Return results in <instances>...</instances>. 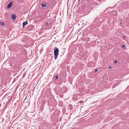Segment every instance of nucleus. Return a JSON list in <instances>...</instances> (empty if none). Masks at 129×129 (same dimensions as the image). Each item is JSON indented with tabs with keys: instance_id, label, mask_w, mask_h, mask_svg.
<instances>
[{
	"instance_id": "6e6552de",
	"label": "nucleus",
	"mask_w": 129,
	"mask_h": 129,
	"mask_svg": "<svg viewBox=\"0 0 129 129\" xmlns=\"http://www.w3.org/2000/svg\"><path fill=\"white\" fill-rule=\"evenodd\" d=\"M41 6H42V7H46V5L45 4H42V5Z\"/></svg>"
},
{
	"instance_id": "2eb2a0df",
	"label": "nucleus",
	"mask_w": 129,
	"mask_h": 129,
	"mask_svg": "<svg viewBox=\"0 0 129 129\" xmlns=\"http://www.w3.org/2000/svg\"><path fill=\"white\" fill-rule=\"evenodd\" d=\"M109 68H111V66H109Z\"/></svg>"
},
{
	"instance_id": "1a4fd4ad",
	"label": "nucleus",
	"mask_w": 129,
	"mask_h": 129,
	"mask_svg": "<svg viewBox=\"0 0 129 129\" xmlns=\"http://www.w3.org/2000/svg\"><path fill=\"white\" fill-rule=\"evenodd\" d=\"M55 78L56 80H57L58 79V76H55Z\"/></svg>"
},
{
	"instance_id": "6ab92c4d",
	"label": "nucleus",
	"mask_w": 129,
	"mask_h": 129,
	"mask_svg": "<svg viewBox=\"0 0 129 129\" xmlns=\"http://www.w3.org/2000/svg\"><path fill=\"white\" fill-rule=\"evenodd\" d=\"M81 33H80L79 34L80 35L81 34Z\"/></svg>"
},
{
	"instance_id": "20e7f679",
	"label": "nucleus",
	"mask_w": 129,
	"mask_h": 129,
	"mask_svg": "<svg viewBox=\"0 0 129 129\" xmlns=\"http://www.w3.org/2000/svg\"><path fill=\"white\" fill-rule=\"evenodd\" d=\"M16 18V16L15 14H13L12 15L11 18L13 20H15V19Z\"/></svg>"
},
{
	"instance_id": "ddd939ff",
	"label": "nucleus",
	"mask_w": 129,
	"mask_h": 129,
	"mask_svg": "<svg viewBox=\"0 0 129 129\" xmlns=\"http://www.w3.org/2000/svg\"><path fill=\"white\" fill-rule=\"evenodd\" d=\"M117 61L116 60H115L114 61V62L115 63H117Z\"/></svg>"
},
{
	"instance_id": "9b49d317",
	"label": "nucleus",
	"mask_w": 129,
	"mask_h": 129,
	"mask_svg": "<svg viewBox=\"0 0 129 129\" xmlns=\"http://www.w3.org/2000/svg\"><path fill=\"white\" fill-rule=\"evenodd\" d=\"M125 47V46L124 45H122V48H124Z\"/></svg>"
},
{
	"instance_id": "f3484780",
	"label": "nucleus",
	"mask_w": 129,
	"mask_h": 129,
	"mask_svg": "<svg viewBox=\"0 0 129 129\" xmlns=\"http://www.w3.org/2000/svg\"><path fill=\"white\" fill-rule=\"evenodd\" d=\"M120 23H121V24H122V22H120Z\"/></svg>"
},
{
	"instance_id": "423d86ee",
	"label": "nucleus",
	"mask_w": 129,
	"mask_h": 129,
	"mask_svg": "<svg viewBox=\"0 0 129 129\" xmlns=\"http://www.w3.org/2000/svg\"><path fill=\"white\" fill-rule=\"evenodd\" d=\"M27 22H24L23 23V27H24L25 25L27 24Z\"/></svg>"
},
{
	"instance_id": "dca6fc26",
	"label": "nucleus",
	"mask_w": 129,
	"mask_h": 129,
	"mask_svg": "<svg viewBox=\"0 0 129 129\" xmlns=\"http://www.w3.org/2000/svg\"><path fill=\"white\" fill-rule=\"evenodd\" d=\"M22 45H20V47H22Z\"/></svg>"
},
{
	"instance_id": "f03ea898",
	"label": "nucleus",
	"mask_w": 129,
	"mask_h": 129,
	"mask_svg": "<svg viewBox=\"0 0 129 129\" xmlns=\"http://www.w3.org/2000/svg\"><path fill=\"white\" fill-rule=\"evenodd\" d=\"M51 25V24L50 23L47 22L43 26H45L47 28H49V27H50Z\"/></svg>"
},
{
	"instance_id": "a211bd4d",
	"label": "nucleus",
	"mask_w": 129,
	"mask_h": 129,
	"mask_svg": "<svg viewBox=\"0 0 129 129\" xmlns=\"http://www.w3.org/2000/svg\"><path fill=\"white\" fill-rule=\"evenodd\" d=\"M4 120V118H3V120Z\"/></svg>"
},
{
	"instance_id": "39448f33",
	"label": "nucleus",
	"mask_w": 129,
	"mask_h": 129,
	"mask_svg": "<svg viewBox=\"0 0 129 129\" xmlns=\"http://www.w3.org/2000/svg\"><path fill=\"white\" fill-rule=\"evenodd\" d=\"M13 35L14 36L13 37L14 38H15L17 36V33H12L11 34V36H12Z\"/></svg>"
},
{
	"instance_id": "f257e3e1",
	"label": "nucleus",
	"mask_w": 129,
	"mask_h": 129,
	"mask_svg": "<svg viewBox=\"0 0 129 129\" xmlns=\"http://www.w3.org/2000/svg\"><path fill=\"white\" fill-rule=\"evenodd\" d=\"M59 50L57 47H55L54 49V59L56 60L59 55Z\"/></svg>"
},
{
	"instance_id": "7ed1b4c3",
	"label": "nucleus",
	"mask_w": 129,
	"mask_h": 129,
	"mask_svg": "<svg viewBox=\"0 0 129 129\" xmlns=\"http://www.w3.org/2000/svg\"><path fill=\"white\" fill-rule=\"evenodd\" d=\"M12 2H10L7 6V8L9 9L10 8L12 5Z\"/></svg>"
},
{
	"instance_id": "9d476101",
	"label": "nucleus",
	"mask_w": 129,
	"mask_h": 129,
	"mask_svg": "<svg viewBox=\"0 0 129 129\" xmlns=\"http://www.w3.org/2000/svg\"><path fill=\"white\" fill-rule=\"evenodd\" d=\"M85 33H82V35L83 36H84V35L85 34Z\"/></svg>"
},
{
	"instance_id": "f8f14e48",
	"label": "nucleus",
	"mask_w": 129,
	"mask_h": 129,
	"mask_svg": "<svg viewBox=\"0 0 129 129\" xmlns=\"http://www.w3.org/2000/svg\"><path fill=\"white\" fill-rule=\"evenodd\" d=\"M98 71V70H97V69H96L95 70V72H97V71Z\"/></svg>"
},
{
	"instance_id": "0eeeda50",
	"label": "nucleus",
	"mask_w": 129,
	"mask_h": 129,
	"mask_svg": "<svg viewBox=\"0 0 129 129\" xmlns=\"http://www.w3.org/2000/svg\"><path fill=\"white\" fill-rule=\"evenodd\" d=\"M4 23L3 22H0V25L2 26H3L4 25Z\"/></svg>"
},
{
	"instance_id": "4468645a",
	"label": "nucleus",
	"mask_w": 129,
	"mask_h": 129,
	"mask_svg": "<svg viewBox=\"0 0 129 129\" xmlns=\"http://www.w3.org/2000/svg\"><path fill=\"white\" fill-rule=\"evenodd\" d=\"M123 38H125V36H123Z\"/></svg>"
}]
</instances>
